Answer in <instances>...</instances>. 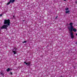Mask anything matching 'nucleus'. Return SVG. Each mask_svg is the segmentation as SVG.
<instances>
[{
	"label": "nucleus",
	"mask_w": 77,
	"mask_h": 77,
	"mask_svg": "<svg viewBox=\"0 0 77 77\" xmlns=\"http://www.w3.org/2000/svg\"><path fill=\"white\" fill-rule=\"evenodd\" d=\"M15 0H10V2H9L7 3V5H9V4H10L11 2V3H14V2H15Z\"/></svg>",
	"instance_id": "nucleus-3"
},
{
	"label": "nucleus",
	"mask_w": 77,
	"mask_h": 77,
	"mask_svg": "<svg viewBox=\"0 0 77 77\" xmlns=\"http://www.w3.org/2000/svg\"><path fill=\"white\" fill-rule=\"evenodd\" d=\"M10 74L11 75H12V72H10Z\"/></svg>",
	"instance_id": "nucleus-11"
},
{
	"label": "nucleus",
	"mask_w": 77,
	"mask_h": 77,
	"mask_svg": "<svg viewBox=\"0 0 77 77\" xmlns=\"http://www.w3.org/2000/svg\"><path fill=\"white\" fill-rule=\"evenodd\" d=\"M70 36L72 39H73V38H74V36L73 33H72V32L70 33Z\"/></svg>",
	"instance_id": "nucleus-6"
},
{
	"label": "nucleus",
	"mask_w": 77,
	"mask_h": 77,
	"mask_svg": "<svg viewBox=\"0 0 77 77\" xmlns=\"http://www.w3.org/2000/svg\"><path fill=\"white\" fill-rule=\"evenodd\" d=\"M76 36H77V33L76 34Z\"/></svg>",
	"instance_id": "nucleus-17"
},
{
	"label": "nucleus",
	"mask_w": 77,
	"mask_h": 77,
	"mask_svg": "<svg viewBox=\"0 0 77 77\" xmlns=\"http://www.w3.org/2000/svg\"><path fill=\"white\" fill-rule=\"evenodd\" d=\"M24 63H25L26 65H27V66H30V64H31V63H30V62L26 63V62H24Z\"/></svg>",
	"instance_id": "nucleus-4"
},
{
	"label": "nucleus",
	"mask_w": 77,
	"mask_h": 77,
	"mask_svg": "<svg viewBox=\"0 0 77 77\" xmlns=\"http://www.w3.org/2000/svg\"><path fill=\"white\" fill-rule=\"evenodd\" d=\"M73 25V24L72 23H70L69 24L70 26H69L68 27V29L71 32H72V31H73L75 32H77V30L75 28L74 29V27L72 26Z\"/></svg>",
	"instance_id": "nucleus-2"
},
{
	"label": "nucleus",
	"mask_w": 77,
	"mask_h": 77,
	"mask_svg": "<svg viewBox=\"0 0 77 77\" xmlns=\"http://www.w3.org/2000/svg\"><path fill=\"white\" fill-rule=\"evenodd\" d=\"M57 16L56 18H55V19H57Z\"/></svg>",
	"instance_id": "nucleus-12"
},
{
	"label": "nucleus",
	"mask_w": 77,
	"mask_h": 77,
	"mask_svg": "<svg viewBox=\"0 0 77 77\" xmlns=\"http://www.w3.org/2000/svg\"><path fill=\"white\" fill-rule=\"evenodd\" d=\"M13 53H14V54H17V49H14L12 50Z\"/></svg>",
	"instance_id": "nucleus-5"
},
{
	"label": "nucleus",
	"mask_w": 77,
	"mask_h": 77,
	"mask_svg": "<svg viewBox=\"0 0 77 77\" xmlns=\"http://www.w3.org/2000/svg\"><path fill=\"white\" fill-rule=\"evenodd\" d=\"M69 9V8H66L65 9V10H66V11H68V10Z\"/></svg>",
	"instance_id": "nucleus-9"
},
{
	"label": "nucleus",
	"mask_w": 77,
	"mask_h": 77,
	"mask_svg": "<svg viewBox=\"0 0 77 77\" xmlns=\"http://www.w3.org/2000/svg\"><path fill=\"white\" fill-rule=\"evenodd\" d=\"M70 11H67L66 12V14H68V13H69Z\"/></svg>",
	"instance_id": "nucleus-8"
},
{
	"label": "nucleus",
	"mask_w": 77,
	"mask_h": 77,
	"mask_svg": "<svg viewBox=\"0 0 77 77\" xmlns=\"http://www.w3.org/2000/svg\"><path fill=\"white\" fill-rule=\"evenodd\" d=\"M10 71V69L9 68H8L7 69V72H8V71Z\"/></svg>",
	"instance_id": "nucleus-7"
},
{
	"label": "nucleus",
	"mask_w": 77,
	"mask_h": 77,
	"mask_svg": "<svg viewBox=\"0 0 77 77\" xmlns=\"http://www.w3.org/2000/svg\"><path fill=\"white\" fill-rule=\"evenodd\" d=\"M64 0V1H66V0Z\"/></svg>",
	"instance_id": "nucleus-16"
},
{
	"label": "nucleus",
	"mask_w": 77,
	"mask_h": 77,
	"mask_svg": "<svg viewBox=\"0 0 77 77\" xmlns=\"http://www.w3.org/2000/svg\"><path fill=\"white\" fill-rule=\"evenodd\" d=\"M75 3L77 4V1H75Z\"/></svg>",
	"instance_id": "nucleus-13"
},
{
	"label": "nucleus",
	"mask_w": 77,
	"mask_h": 77,
	"mask_svg": "<svg viewBox=\"0 0 77 77\" xmlns=\"http://www.w3.org/2000/svg\"><path fill=\"white\" fill-rule=\"evenodd\" d=\"M76 44H77V42H76Z\"/></svg>",
	"instance_id": "nucleus-18"
},
{
	"label": "nucleus",
	"mask_w": 77,
	"mask_h": 77,
	"mask_svg": "<svg viewBox=\"0 0 77 77\" xmlns=\"http://www.w3.org/2000/svg\"><path fill=\"white\" fill-rule=\"evenodd\" d=\"M4 23L5 25L0 27L1 29H7V28L8 27V26L10 25V20L9 19L5 20L4 22Z\"/></svg>",
	"instance_id": "nucleus-1"
},
{
	"label": "nucleus",
	"mask_w": 77,
	"mask_h": 77,
	"mask_svg": "<svg viewBox=\"0 0 77 77\" xmlns=\"http://www.w3.org/2000/svg\"><path fill=\"white\" fill-rule=\"evenodd\" d=\"M26 41H24V42H23V43H26Z\"/></svg>",
	"instance_id": "nucleus-10"
},
{
	"label": "nucleus",
	"mask_w": 77,
	"mask_h": 77,
	"mask_svg": "<svg viewBox=\"0 0 77 77\" xmlns=\"http://www.w3.org/2000/svg\"><path fill=\"white\" fill-rule=\"evenodd\" d=\"M1 74H2L3 75V74H2V73H1Z\"/></svg>",
	"instance_id": "nucleus-15"
},
{
	"label": "nucleus",
	"mask_w": 77,
	"mask_h": 77,
	"mask_svg": "<svg viewBox=\"0 0 77 77\" xmlns=\"http://www.w3.org/2000/svg\"><path fill=\"white\" fill-rule=\"evenodd\" d=\"M0 16H2V14H1V15H0Z\"/></svg>",
	"instance_id": "nucleus-14"
}]
</instances>
